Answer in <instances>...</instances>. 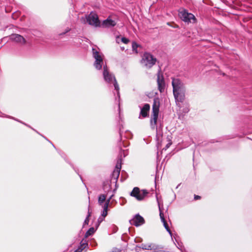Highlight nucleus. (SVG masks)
<instances>
[{
  "instance_id": "nucleus-18",
  "label": "nucleus",
  "mask_w": 252,
  "mask_h": 252,
  "mask_svg": "<svg viewBox=\"0 0 252 252\" xmlns=\"http://www.w3.org/2000/svg\"><path fill=\"white\" fill-rule=\"evenodd\" d=\"M96 229L93 227H92L89 229V230L86 232L85 237L86 238L92 235L95 231Z\"/></svg>"
},
{
  "instance_id": "nucleus-31",
  "label": "nucleus",
  "mask_w": 252,
  "mask_h": 252,
  "mask_svg": "<svg viewBox=\"0 0 252 252\" xmlns=\"http://www.w3.org/2000/svg\"><path fill=\"white\" fill-rule=\"evenodd\" d=\"M120 36H116V42L117 43H120Z\"/></svg>"
},
{
  "instance_id": "nucleus-35",
  "label": "nucleus",
  "mask_w": 252,
  "mask_h": 252,
  "mask_svg": "<svg viewBox=\"0 0 252 252\" xmlns=\"http://www.w3.org/2000/svg\"><path fill=\"white\" fill-rule=\"evenodd\" d=\"M102 220H100V218L98 219V221L99 222H100V221H101Z\"/></svg>"
},
{
  "instance_id": "nucleus-20",
  "label": "nucleus",
  "mask_w": 252,
  "mask_h": 252,
  "mask_svg": "<svg viewBox=\"0 0 252 252\" xmlns=\"http://www.w3.org/2000/svg\"><path fill=\"white\" fill-rule=\"evenodd\" d=\"M111 189V186L109 184V183H104L103 184V190L105 192H108L109 190Z\"/></svg>"
},
{
  "instance_id": "nucleus-27",
  "label": "nucleus",
  "mask_w": 252,
  "mask_h": 252,
  "mask_svg": "<svg viewBox=\"0 0 252 252\" xmlns=\"http://www.w3.org/2000/svg\"><path fill=\"white\" fill-rule=\"evenodd\" d=\"M70 31V29L67 28L64 32L59 33V35H63Z\"/></svg>"
},
{
  "instance_id": "nucleus-12",
  "label": "nucleus",
  "mask_w": 252,
  "mask_h": 252,
  "mask_svg": "<svg viewBox=\"0 0 252 252\" xmlns=\"http://www.w3.org/2000/svg\"><path fill=\"white\" fill-rule=\"evenodd\" d=\"M157 83L158 89L160 93H162L165 89V82L162 75L160 74V71L158 73Z\"/></svg>"
},
{
  "instance_id": "nucleus-38",
  "label": "nucleus",
  "mask_w": 252,
  "mask_h": 252,
  "mask_svg": "<svg viewBox=\"0 0 252 252\" xmlns=\"http://www.w3.org/2000/svg\"><path fill=\"white\" fill-rule=\"evenodd\" d=\"M179 186H180V184H179V185L177 186L176 189H177L178 188H179Z\"/></svg>"
},
{
  "instance_id": "nucleus-30",
  "label": "nucleus",
  "mask_w": 252,
  "mask_h": 252,
  "mask_svg": "<svg viewBox=\"0 0 252 252\" xmlns=\"http://www.w3.org/2000/svg\"><path fill=\"white\" fill-rule=\"evenodd\" d=\"M201 198V197L197 195H194V200H198Z\"/></svg>"
},
{
  "instance_id": "nucleus-17",
  "label": "nucleus",
  "mask_w": 252,
  "mask_h": 252,
  "mask_svg": "<svg viewBox=\"0 0 252 252\" xmlns=\"http://www.w3.org/2000/svg\"><path fill=\"white\" fill-rule=\"evenodd\" d=\"M122 128H123V126L122 125H120V127H119V134H120V140H121V141H123V137H124L123 131L122 130ZM125 133L126 134V136L125 135L124 136V137L126 138H131V134L130 131H126Z\"/></svg>"
},
{
  "instance_id": "nucleus-25",
  "label": "nucleus",
  "mask_w": 252,
  "mask_h": 252,
  "mask_svg": "<svg viewBox=\"0 0 252 252\" xmlns=\"http://www.w3.org/2000/svg\"><path fill=\"white\" fill-rule=\"evenodd\" d=\"M121 41L125 44H127L129 42V40L125 37H123L121 39Z\"/></svg>"
},
{
  "instance_id": "nucleus-39",
  "label": "nucleus",
  "mask_w": 252,
  "mask_h": 252,
  "mask_svg": "<svg viewBox=\"0 0 252 252\" xmlns=\"http://www.w3.org/2000/svg\"><path fill=\"white\" fill-rule=\"evenodd\" d=\"M120 104H119V109L120 110Z\"/></svg>"
},
{
  "instance_id": "nucleus-11",
  "label": "nucleus",
  "mask_w": 252,
  "mask_h": 252,
  "mask_svg": "<svg viewBox=\"0 0 252 252\" xmlns=\"http://www.w3.org/2000/svg\"><path fill=\"white\" fill-rule=\"evenodd\" d=\"M129 223L131 225L138 227L143 224L145 223V220L142 216L137 214L134 216L133 219L129 220Z\"/></svg>"
},
{
  "instance_id": "nucleus-2",
  "label": "nucleus",
  "mask_w": 252,
  "mask_h": 252,
  "mask_svg": "<svg viewBox=\"0 0 252 252\" xmlns=\"http://www.w3.org/2000/svg\"><path fill=\"white\" fill-rule=\"evenodd\" d=\"M103 76L104 81L108 85L110 86L112 84L113 85L115 90L117 91V97L120 99V94L119 85L116 81L115 76L109 72L106 65L103 66Z\"/></svg>"
},
{
  "instance_id": "nucleus-8",
  "label": "nucleus",
  "mask_w": 252,
  "mask_h": 252,
  "mask_svg": "<svg viewBox=\"0 0 252 252\" xmlns=\"http://www.w3.org/2000/svg\"><path fill=\"white\" fill-rule=\"evenodd\" d=\"M92 51L93 57L95 59V61L94 63V66L96 69L100 70L102 68L103 65V66H104L103 64V58L99 52L94 48H93Z\"/></svg>"
},
{
  "instance_id": "nucleus-21",
  "label": "nucleus",
  "mask_w": 252,
  "mask_h": 252,
  "mask_svg": "<svg viewBox=\"0 0 252 252\" xmlns=\"http://www.w3.org/2000/svg\"><path fill=\"white\" fill-rule=\"evenodd\" d=\"M80 244V247L77 249H79V251L81 252L88 246V244L85 242H83V241L81 242Z\"/></svg>"
},
{
  "instance_id": "nucleus-13",
  "label": "nucleus",
  "mask_w": 252,
  "mask_h": 252,
  "mask_svg": "<svg viewBox=\"0 0 252 252\" xmlns=\"http://www.w3.org/2000/svg\"><path fill=\"white\" fill-rule=\"evenodd\" d=\"M139 107L140 108V112L139 118H140L141 116L143 118L147 117L148 116L150 105L148 103H145L142 107L140 106Z\"/></svg>"
},
{
  "instance_id": "nucleus-10",
  "label": "nucleus",
  "mask_w": 252,
  "mask_h": 252,
  "mask_svg": "<svg viewBox=\"0 0 252 252\" xmlns=\"http://www.w3.org/2000/svg\"><path fill=\"white\" fill-rule=\"evenodd\" d=\"M156 198H157V201L158 206V209H159V216H160L161 221L163 223V226H164V228H165V229L166 230V231L168 232V233L170 234V235L171 236H172V232H171V230L170 229L168 224L167 222H166V221L165 220V219L164 217V214L162 212V211L161 210L160 203L159 202L158 198L157 195L156 196Z\"/></svg>"
},
{
  "instance_id": "nucleus-33",
  "label": "nucleus",
  "mask_w": 252,
  "mask_h": 252,
  "mask_svg": "<svg viewBox=\"0 0 252 252\" xmlns=\"http://www.w3.org/2000/svg\"><path fill=\"white\" fill-rule=\"evenodd\" d=\"M123 146H124L125 148L126 147L128 146V144L126 145V144L124 143V141H123Z\"/></svg>"
},
{
  "instance_id": "nucleus-29",
  "label": "nucleus",
  "mask_w": 252,
  "mask_h": 252,
  "mask_svg": "<svg viewBox=\"0 0 252 252\" xmlns=\"http://www.w3.org/2000/svg\"><path fill=\"white\" fill-rule=\"evenodd\" d=\"M189 111V108L188 107H186L183 109V113L186 114L188 113Z\"/></svg>"
},
{
  "instance_id": "nucleus-41",
  "label": "nucleus",
  "mask_w": 252,
  "mask_h": 252,
  "mask_svg": "<svg viewBox=\"0 0 252 252\" xmlns=\"http://www.w3.org/2000/svg\"><path fill=\"white\" fill-rule=\"evenodd\" d=\"M122 50H124V48L122 47Z\"/></svg>"
},
{
  "instance_id": "nucleus-34",
  "label": "nucleus",
  "mask_w": 252,
  "mask_h": 252,
  "mask_svg": "<svg viewBox=\"0 0 252 252\" xmlns=\"http://www.w3.org/2000/svg\"><path fill=\"white\" fill-rule=\"evenodd\" d=\"M80 252L79 251V249H77V250H76L75 252Z\"/></svg>"
},
{
  "instance_id": "nucleus-22",
  "label": "nucleus",
  "mask_w": 252,
  "mask_h": 252,
  "mask_svg": "<svg viewBox=\"0 0 252 252\" xmlns=\"http://www.w3.org/2000/svg\"><path fill=\"white\" fill-rule=\"evenodd\" d=\"M5 117H7V118H10V119H13V120H15V121H17V122H19V123H21V124H23V125H25V126H28V127H30V126H29L28 125H27V124H25V123H24V122H23L21 121L20 120H18V119H16V118H14V117H12V116H6Z\"/></svg>"
},
{
  "instance_id": "nucleus-32",
  "label": "nucleus",
  "mask_w": 252,
  "mask_h": 252,
  "mask_svg": "<svg viewBox=\"0 0 252 252\" xmlns=\"http://www.w3.org/2000/svg\"><path fill=\"white\" fill-rule=\"evenodd\" d=\"M173 27L174 28H179V26L178 25H176V24H175V25L174 26H173Z\"/></svg>"
},
{
  "instance_id": "nucleus-15",
  "label": "nucleus",
  "mask_w": 252,
  "mask_h": 252,
  "mask_svg": "<svg viewBox=\"0 0 252 252\" xmlns=\"http://www.w3.org/2000/svg\"><path fill=\"white\" fill-rule=\"evenodd\" d=\"M10 38L15 41L16 42L20 43L21 44H24L26 43V40L25 38L21 35L18 34H13L10 36Z\"/></svg>"
},
{
  "instance_id": "nucleus-26",
  "label": "nucleus",
  "mask_w": 252,
  "mask_h": 252,
  "mask_svg": "<svg viewBox=\"0 0 252 252\" xmlns=\"http://www.w3.org/2000/svg\"><path fill=\"white\" fill-rule=\"evenodd\" d=\"M142 249H144V250H151V247L150 245L147 246L146 245L142 244Z\"/></svg>"
},
{
  "instance_id": "nucleus-28",
  "label": "nucleus",
  "mask_w": 252,
  "mask_h": 252,
  "mask_svg": "<svg viewBox=\"0 0 252 252\" xmlns=\"http://www.w3.org/2000/svg\"><path fill=\"white\" fill-rule=\"evenodd\" d=\"M75 172L79 176L81 180L83 181V179L82 176L79 174V171L78 169L75 168L72 165H71Z\"/></svg>"
},
{
  "instance_id": "nucleus-40",
  "label": "nucleus",
  "mask_w": 252,
  "mask_h": 252,
  "mask_svg": "<svg viewBox=\"0 0 252 252\" xmlns=\"http://www.w3.org/2000/svg\"><path fill=\"white\" fill-rule=\"evenodd\" d=\"M52 144L54 148H55V147L54 145H53V144Z\"/></svg>"
},
{
  "instance_id": "nucleus-7",
  "label": "nucleus",
  "mask_w": 252,
  "mask_h": 252,
  "mask_svg": "<svg viewBox=\"0 0 252 252\" xmlns=\"http://www.w3.org/2000/svg\"><path fill=\"white\" fill-rule=\"evenodd\" d=\"M148 193L146 189L140 190L138 187H134L130 193V195L135 197L138 201H141L144 199Z\"/></svg>"
},
{
  "instance_id": "nucleus-16",
  "label": "nucleus",
  "mask_w": 252,
  "mask_h": 252,
  "mask_svg": "<svg viewBox=\"0 0 252 252\" xmlns=\"http://www.w3.org/2000/svg\"><path fill=\"white\" fill-rule=\"evenodd\" d=\"M114 194H112L110 195V196L109 197L108 199L106 200L105 201L103 206V211L102 212L101 215L103 217H105L107 215V210H108V205L109 204L110 201L111 199L113 197Z\"/></svg>"
},
{
  "instance_id": "nucleus-37",
  "label": "nucleus",
  "mask_w": 252,
  "mask_h": 252,
  "mask_svg": "<svg viewBox=\"0 0 252 252\" xmlns=\"http://www.w3.org/2000/svg\"><path fill=\"white\" fill-rule=\"evenodd\" d=\"M30 127L33 130L35 131L36 132V133H38V131H36L35 129H34L33 128H32L31 126Z\"/></svg>"
},
{
  "instance_id": "nucleus-14",
  "label": "nucleus",
  "mask_w": 252,
  "mask_h": 252,
  "mask_svg": "<svg viewBox=\"0 0 252 252\" xmlns=\"http://www.w3.org/2000/svg\"><path fill=\"white\" fill-rule=\"evenodd\" d=\"M116 25V22L114 20L110 18L109 17L106 19L103 20L102 23V26L105 28L114 27Z\"/></svg>"
},
{
  "instance_id": "nucleus-3",
  "label": "nucleus",
  "mask_w": 252,
  "mask_h": 252,
  "mask_svg": "<svg viewBox=\"0 0 252 252\" xmlns=\"http://www.w3.org/2000/svg\"><path fill=\"white\" fill-rule=\"evenodd\" d=\"M121 142L119 144V146H120V150L121 152L120 154V157L118 158V159L117 160V162L116 165L115 169L113 171L112 175H111V181H114V182L116 183L115 186L116 189L113 190V192H115L117 189V182L118 179V178L120 175V171L121 169V164H122V158L121 157L122 156V153L124 155V157H125L127 154V152L126 151H125L124 150H122L121 145Z\"/></svg>"
},
{
  "instance_id": "nucleus-9",
  "label": "nucleus",
  "mask_w": 252,
  "mask_h": 252,
  "mask_svg": "<svg viewBox=\"0 0 252 252\" xmlns=\"http://www.w3.org/2000/svg\"><path fill=\"white\" fill-rule=\"evenodd\" d=\"M86 20L87 23L91 26L95 27H100V22L99 20L97 14L92 11L89 15L86 16Z\"/></svg>"
},
{
  "instance_id": "nucleus-1",
  "label": "nucleus",
  "mask_w": 252,
  "mask_h": 252,
  "mask_svg": "<svg viewBox=\"0 0 252 252\" xmlns=\"http://www.w3.org/2000/svg\"><path fill=\"white\" fill-rule=\"evenodd\" d=\"M173 93L176 105L180 107V102H183L185 98L186 88L183 82L178 78H172Z\"/></svg>"
},
{
  "instance_id": "nucleus-4",
  "label": "nucleus",
  "mask_w": 252,
  "mask_h": 252,
  "mask_svg": "<svg viewBox=\"0 0 252 252\" xmlns=\"http://www.w3.org/2000/svg\"><path fill=\"white\" fill-rule=\"evenodd\" d=\"M156 62L157 59L153 55L148 52L144 53L141 60L142 63L148 68H151L156 64Z\"/></svg>"
},
{
  "instance_id": "nucleus-6",
  "label": "nucleus",
  "mask_w": 252,
  "mask_h": 252,
  "mask_svg": "<svg viewBox=\"0 0 252 252\" xmlns=\"http://www.w3.org/2000/svg\"><path fill=\"white\" fill-rule=\"evenodd\" d=\"M159 113V104L155 100L152 107V115L150 120L151 128L154 129L156 127L157 120Z\"/></svg>"
},
{
  "instance_id": "nucleus-24",
  "label": "nucleus",
  "mask_w": 252,
  "mask_h": 252,
  "mask_svg": "<svg viewBox=\"0 0 252 252\" xmlns=\"http://www.w3.org/2000/svg\"><path fill=\"white\" fill-rule=\"evenodd\" d=\"M91 213L89 211V209L88 210V215L87 216V217L86 218L85 220H84V225L85 224H88L89 223V217L91 216Z\"/></svg>"
},
{
  "instance_id": "nucleus-23",
  "label": "nucleus",
  "mask_w": 252,
  "mask_h": 252,
  "mask_svg": "<svg viewBox=\"0 0 252 252\" xmlns=\"http://www.w3.org/2000/svg\"><path fill=\"white\" fill-rule=\"evenodd\" d=\"M139 45L135 42H133L132 43V50L137 53V48L138 47Z\"/></svg>"
},
{
  "instance_id": "nucleus-19",
  "label": "nucleus",
  "mask_w": 252,
  "mask_h": 252,
  "mask_svg": "<svg viewBox=\"0 0 252 252\" xmlns=\"http://www.w3.org/2000/svg\"><path fill=\"white\" fill-rule=\"evenodd\" d=\"M106 196L104 194H100L98 196V202L99 205H101L105 200Z\"/></svg>"
},
{
  "instance_id": "nucleus-5",
  "label": "nucleus",
  "mask_w": 252,
  "mask_h": 252,
  "mask_svg": "<svg viewBox=\"0 0 252 252\" xmlns=\"http://www.w3.org/2000/svg\"><path fill=\"white\" fill-rule=\"evenodd\" d=\"M179 16L181 19L186 23H195L197 21L194 15L191 13L188 12V10L186 9L180 11Z\"/></svg>"
},
{
  "instance_id": "nucleus-36",
  "label": "nucleus",
  "mask_w": 252,
  "mask_h": 252,
  "mask_svg": "<svg viewBox=\"0 0 252 252\" xmlns=\"http://www.w3.org/2000/svg\"><path fill=\"white\" fill-rule=\"evenodd\" d=\"M170 145V144H169V143L167 144L166 145V147L168 148Z\"/></svg>"
}]
</instances>
